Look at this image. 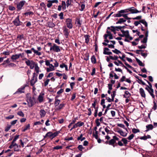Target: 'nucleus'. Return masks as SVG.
<instances>
[{
	"instance_id": "63",
	"label": "nucleus",
	"mask_w": 157,
	"mask_h": 157,
	"mask_svg": "<svg viewBox=\"0 0 157 157\" xmlns=\"http://www.w3.org/2000/svg\"><path fill=\"white\" fill-rule=\"evenodd\" d=\"M14 117V116L13 115H11L9 116L6 117V119H12Z\"/></svg>"
},
{
	"instance_id": "1",
	"label": "nucleus",
	"mask_w": 157,
	"mask_h": 157,
	"mask_svg": "<svg viewBox=\"0 0 157 157\" xmlns=\"http://www.w3.org/2000/svg\"><path fill=\"white\" fill-rule=\"evenodd\" d=\"M25 59L26 60L25 63L27 66L30 67V68L31 69H33L35 65H37V63H35L33 60H29L26 58H25Z\"/></svg>"
},
{
	"instance_id": "30",
	"label": "nucleus",
	"mask_w": 157,
	"mask_h": 157,
	"mask_svg": "<svg viewBox=\"0 0 157 157\" xmlns=\"http://www.w3.org/2000/svg\"><path fill=\"white\" fill-rule=\"evenodd\" d=\"M125 94L124 95V97L125 98H129L131 95L130 93L127 91H125Z\"/></svg>"
},
{
	"instance_id": "20",
	"label": "nucleus",
	"mask_w": 157,
	"mask_h": 157,
	"mask_svg": "<svg viewBox=\"0 0 157 157\" xmlns=\"http://www.w3.org/2000/svg\"><path fill=\"white\" fill-rule=\"evenodd\" d=\"M147 130L146 131H148L150 130H152L153 128V126L152 124H149L146 126Z\"/></svg>"
},
{
	"instance_id": "46",
	"label": "nucleus",
	"mask_w": 157,
	"mask_h": 157,
	"mask_svg": "<svg viewBox=\"0 0 157 157\" xmlns=\"http://www.w3.org/2000/svg\"><path fill=\"white\" fill-rule=\"evenodd\" d=\"M121 141L123 142L124 144L125 145L128 144V140L125 138H123L121 140Z\"/></svg>"
},
{
	"instance_id": "11",
	"label": "nucleus",
	"mask_w": 157,
	"mask_h": 157,
	"mask_svg": "<svg viewBox=\"0 0 157 157\" xmlns=\"http://www.w3.org/2000/svg\"><path fill=\"white\" fill-rule=\"evenodd\" d=\"M25 86H21L20 88H19L16 92L14 93V94L19 93L21 94L22 93H24V89L25 88Z\"/></svg>"
},
{
	"instance_id": "60",
	"label": "nucleus",
	"mask_w": 157,
	"mask_h": 157,
	"mask_svg": "<svg viewBox=\"0 0 157 157\" xmlns=\"http://www.w3.org/2000/svg\"><path fill=\"white\" fill-rule=\"evenodd\" d=\"M8 9L11 11H13L15 10V7L12 6H9L8 7Z\"/></svg>"
},
{
	"instance_id": "33",
	"label": "nucleus",
	"mask_w": 157,
	"mask_h": 157,
	"mask_svg": "<svg viewBox=\"0 0 157 157\" xmlns=\"http://www.w3.org/2000/svg\"><path fill=\"white\" fill-rule=\"evenodd\" d=\"M140 23H141L144 24L146 27L147 26V23L144 19H142L140 20Z\"/></svg>"
},
{
	"instance_id": "58",
	"label": "nucleus",
	"mask_w": 157,
	"mask_h": 157,
	"mask_svg": "<svg viewBox=\"0 0 157 157\" xmlns=\"http://www.w3.org/2000/svg\"><path fill=\"white\" fill-rule=\"evenodd\" d=\"M62 148V146H56L53 148L54 149L58 150Z\"/></svg>"
},
{
	"instance_id": "19",
	"label": "nucleus",
	"mask_w": 157,
	"mask_h": 157,
	"mask_svg": "<svg viewBox=\"0 0 157 157\" xmlns=\"http://www.w3.org/2000/svg\"><path fill=\"white\" fill-rule=\"evenodd\" d=\"M126 21V20L124 19V18H120L116 22V24H120L123 23Z\"/></svg>"
},
{
	"instance_id": "22",
	"label": "nucleus",
	"mask_w": 157,
	"mask_h": 157,
	"mask_svg": "<svg viewBox=\"0 0 157 157\" xmlns=\"http://www.w3.org/2000/svg\"><path fill=\"white\" fill-rule=\"evenodd\" d=\"M30 125L29 124H27L25 126L24 128H22V131L23 132H24L25 131L29 129H30Z\"/></svg>"
},
{
	"instance_id": "40",
	"label": "nucleus",
	"mask_w": 157,
	"mask_h": 157,
	"mask_svg": "<svg viewBox=\"0 0 157 157\" xmlns=\"http://www.w3.org/2000/svg\"><path fill=\"white\" fill-rule=\"evenodd\" d=\"M115 30L116 31H119V30H120L121 31V30H122V29L124 28L125 26H115Z\"/></svg>"
},
{
	"instance_id": "24",
	"label": "nucleus",
	"mask_w": 157,
	"mask_h": 157,
	"mask_svg": "<svg viewBox=\"0 0 157 157\" xmlns=\"http://www.w3.org/2000/svg\"><path fill=\"white\" fill-rule=\"evenodd\" d=\"M136 78L138 79L137 82L140 84H142L143 85H146V84L141 79L139 78L138 76H136Z\"/></svg>"
},
{
	"instance_id": "54",
	"label": "nucleus",
	"mask_w": 157,
	"mask_h": 157,
	"mask_svg": "<svg viewBox=\"0 0 157 157\" xmlns=\"http://www.w3.org/2000/svg\"><path fill=\"white\" fill-rule=\"evenodd\" d=\"M141 16H139L136 17L132 18V19L133 20H140L142 18Z\"/></svg>"
},
{
	"instance_id": "15",
	"label": "nucleus",
	"mask_w": 157,
	"mask_h": 157,
	"mask_svg": "<svg viewBox=\"0 0 157 157\" xmlns=\"http://www.w3.org/2000/svg\"><path fill=\"white\" fill-rule=\"evenodd\" d=\"M140 94L141 96L144 98H145L146 97V94L145 93V92L144 89L142 88H140V91H139Z\"/></svg>"
},
{
	"instance_id": "18",
	"label": "nucleus",
	"mask_w": 157,
	"mask_h": 157,
	"mask_svg": "<svg viewBox=\"0 0 157 157\" xmlns=\"http://www.w3.org/2000/svg\"><path fill=\"white\" fill-rule=\"evenodd\" d=\"M40 114L41 117H44L46 114V112L44 109H41L40 110Z\"/></svg>"
},
{
	"instance_id": "25",
	"label": "nucleus",
	"mask_w": 157,
	"mask_h": 157,
	"mask_svg": "<svg viewBox=\"0 0 157 157\" xmlns=\"http://www.w3.org/2000/svg\"><path fill=\"white\" fill-rule=\"evenodd\" d=\"M107 29L110 30L112 32H113L115 34L116 33L115 28V26H111L108 27L107 28Z\"/></svg>"
},
{
	"instance_id": "48",
	"label": "nucleus",
	"mask_w": 157,
	"mask_h": 157,
	"mask_svg": "<svg viewBox=\"0 0 157 157\" xmlns=\"http://www.w3.org/2000/svg\"><path fill=\"white\" fill-rule=\"evenodd\" d=\"M116 90H114L112 92V94H111V97L113 100L115 96L116 95Z\"/></svg>"
},
{
	"instance_id": "52",
	"label": "nucleus",
	"mask_w": 157,
	"mask_h": 157,
	"mask_svg": "<svg viewBox=\"0 0 157 157\" xmlns=\"http://www.w3.org/2000/svg\"><path fill=\"white\" fill-rule=\"evenodd\" d=\"M71 3V0H67L66 1L67 7L69 6Z\"/></svg>"
},
{
	"instance_id": "61",
	"label": "nucleus",
	"mask_w": 157,
	"mask_h": 157,
	"mask_svg": "<svg viewBox=\"0 0 157 157\" xmlns=\"http://www.w3.org/2000/svg\"><path fill=\"white\" fill-rule=\"evenodd\" d=\"M85 4H82L80 6L81 9H80V10L81 11H83L85 8Z\"/></svg>"
},
{
	"instance_id": "41",
	"label": "nucleus",
	"mask_w": 157,
	"mask_h": 157,
	"mask_svg": "<svg viewBox=\"0 0 157 157\" xmlns=\"http://www.w3.org/2000/svg\"><path fill=\"white\" fill-rule=\"evenodd\" d=\"M117 125L118 126H119V127L125 129L126 130V131L127 132H128L127 129L126 128H125V126H124V124H118Z\"/></svg>"
},
{
	"instance_id": "26",
	"label": "nucleus",
	"mask_w": 157,
	"mask_h": 157,
	"mask_svg": "<svg viewBox=\"0 0 157 157\" xmlns=\"http://www.w3.org/2000/svg\"><path fill=\"white\" fill-rule=\"evenodd\" d=\"M48 26L50 28H53L54 27L55 25L53 22L51 21H49L48 22Z\"/></svg>"
},
{
	"instance_id": "16",
	"label": "nucleus",
	"mask_w": 157,
	"mask_h": 157,
	"mask_svg": "<svg viewBox=\"0 0 157 157\" xmlns=\"http://www.w3.org/2000/svg\"><path fill=\"white\" fill-rule=\"evenodd\" d=\"M148 92L151 95V96L155 100V96L154 94V90L152 88L149 89V90H148Z\"/></svg>"
},
{
	"instance_id": "35",
	"label": "nucleus",
	"mask_w": 157,
	"mask_h": 157,
	"mask_svg": "<svg viewBox=\"0 0 157 157\" xmlns=\"http://www.w3.org/2000/svg\"><path fill=\"white\" fill-rule=\"evenodd\" d=\"M91 60L92 63L94 64L96 63V57L94 55H93L92 56L91 58Z\"/></svg>"
},
{
	"instance_id": "45",
	"label": "nucleus",
	"mask_w": 157,
	"mask_h": 157,
	"mask_svg": "<svg viewBox=\"0 0 157 157\" xmlns=\"http://www.w3.org/2000/svg\"><path fill=\"white\" fill-rule=\"evenodd\" d=\"M112 51L114 53L117 54L121 53V52L119 50H118L117 49H115L114 50H112Z\"/></svg>"
},
{
	"instance_id": "42",
	"label": "nucleus",
	"mask_w": 157,
	"mask_h": 157,
	"mask_svg": "<svg viewBox=\"0 0 157 157\" xmlns=\"http://www.w3.org/2000/svg\"><path fill=\"white\" fill-rule=\"evenodd\" d=\"M109 57L110 59L113 60H117L118 59V57L117 56H109Z\"/></svg>"
},
{
	"instance_id": "9",
	"label": "nucleus",
	"mask_w": 157,
	"mask_h": 157,
	"mask_svg": "<svg viewBox=\"0 0 157 157\" xmlns=\"http://www.w3.org/2000/svg\"><path fill=\"white\" fill-rule=\"evenodd\" d=\"M44 94L43 93L41 92L38 96L37 100L40 103L43 102Z\"/></svg>"
},
{
	"instance_id": "36",
	"label": "nucleus",
	"mask_w": 157,
	"mask_h": 157,
	"mask_svg": "<svg viewBox=\"0 0 157 157\" xmlns=\"http://www.w3.org/2000/svg\"><path fill=\"white\" fill-rule=\"evenodd\" d=\"M11 59L13 60V61L18 59V58L17 56V54L12 55L11 57Z\"/></svg>"
},
{
	"instance_id": "27",
	"label": "nucleus",
	"mask_w": 157,
	"mask_h": 157,
	"mask_svg": "<svg viewBox=\"0 0 157 157\" xmlns=\"http://www.w3.org/2000/svg\"><path fill=\"white\" fill-rule=\"evenodd\" d=\"M84 37L85 38V43L88 44L89 41V38L90 36L88 35H84Z\"/></svg>"
},
{
	"instance_id": "64",
	"label": "nucleus",
	"mask_w": 157,
	"mask_h": 157,
	"mask_svg": "<svg viewBox=\"0 0 157 157\" xmlns=\"http://www.w3.org/2000/svg\"><path fill=\"white\" fill-rule=\"evenodd\" d=\"M78 148V150L80 151H82V150L84 149V147H83L81 145H79Z\"/></svg>"
},
{
	"instance_id": "3",
	"label": "nucleus",
	"mask_w": 157,
	"mask_h": 157,
	"mask_svg": "<svg viewBox=\"0 0 157 157\" xmlns=\"http://www.w3.org/2000/svg\"><path fill=\"white\" fill-rule=\"evenodd\" d=\"M19 16H17V17L13 21V23L16 26L21 25L23 23L21 22L19 19Z\"/></svg>"
},
{
	"instance_id": "6",
	"label": "nucleus",
	"mask_w": 157,
	"mask_h": 157,
	"mask_svg": "<svg viewBox=\"0 0 157 157\" xmlns=\"http://www.w3.org/2000/svg\"><path fill=\"white\" fill-rule=\"evenodd\" d=\"M37 75H36L35 73H33V76L30 81V84L32 86H33L35 83L37 81Z\"/></svg>"
},
{
	"instance_id": "29",
	"label": "nucleus",
	"mask_w": 157,
	"mask_h": 157,
	"mask_svg": "<svg viewBox=\"0 0 157 157\" xmlns=\"http://www.w3.org/2000/svg\"><path fill=\"white\" fill-rule=\"evenodd\" d=\"M34 67L35 68V71H36V75H37V74H39L40 71V68L38 66V64L35 65Z\"/></svg>"
},
{
	"instance_id": "17",
	"label": "nucleus",
	"mask_w": 157,
	"mask_h": 157,
	"mask_svg": "<svg viewBox=\"0 0 157 157\" xmlns=\"http://www.w3.org/2000/svg\"><path fill=\"white\" fill-rule=\"evenodd\" d=\"M121 32L123 34L124 36L126 38L128 37L129 36V33L128 30L124 31V30H121Z\"/></svg>"
},
{
	"instance_id": "13",
	"label": "nucleus",
	"mask_w": 157,
	"mask_h": 157,
	"mask_svg": "<svg viewBox=\"0 0 157 157\" xmlns=\"http://www.w3.org/2000/svg\"><path fill=\"white\" fill-rule=\"evenodd\" d=\"M117 132L118 133H119L121 136L123 137L126 136L128 134L127 132H124L122 130L120 129H118Z\"/></svg>"
},
{
	"instance_id": "47",
	"label": "nucleus",
	"mask_w": 157,
	"mask_h": 157,
	"mask_svg": "<svg viewBox=\"0 0 157 157\" xmlns=\"http://www.w3.org/2000/svg\"><path fill=\"white\" fill-rule=\"evenodd\" d=\"M17 114L19 116L21 117H24V114L21 111L18 112L17 113Z\"/></svg>"
},
{
	"instance_id": "31",
	"label": "nucleus",
	"mask_w": 157,
	"mask_h": 157,
	"mask_svg": "<svg viewBox=\"0 0 157 157\" xmlns=\"http://www.w3.org/2000/svg\"><path fill=\"white\" fill-rule=\"evenodd\" d=\"M65 104L63 103L60 104L58 106L56 107L57 110H59L61 109L64 106Z\"/></svg>"
},
{
	"instance_id": "10",
	"label": "nucleus",
	"mask_w": 157,
	"mask_h": 157,
	"mask_svg": "<svg viewBox=\"0 0 157 157\" xmlns=\"http://www.w3.org/2000/svg\"><path fill=\"white\" fill-rule=\"evenodd\" d=\"M128 10L130 12H131L132 13H136L141 12V11H138L134 7H133L130 8L128 9Z\"/></svg>"
},
{
	"instance_id": "55",
	"label": "nucleus",
	"mask_w": 157,
	"mask_h": 157,
	"mask_svg": "<svg viewBox=\"0 0 157 157\" xmlns=\"http://www.w3.org/2000/svg\"><path fill=\"white\" fill-rule=\"evenodd\" d=\"M148 83V84L149 86H148V85H147L146 84L145 85H146V86L147 87H148L149 88V89H150V88H152V85L151 84V83L149 81H148L145 80Z\"/></svg>"
},
{
	"instance_id": "2",
	"label": "nucleus",
	"mask_w": 157,
	"mask_h": 157,
	"mask_svg": "<svg viewBox=\"0 0 157 157\" xmlns=\"http://www.w3.org/2000/svg\"><path fill=\"white\" fill-rule=\"evenodd\" d=\"M58 133L57 132L52 133V132H48L46 135L44 136V138H45L47 137H48L50 138H51L52 139L56 136L58 135Z\"/></svg>"
},
{
	"instance_id": "21",
	"label": "nucleus",
	"mask_w": 157,
	"mask_h": 157,
	"mask_svg": "<svg viewBox=\"0 0 157 157\" xmlns=\"http://www.w3.org/2000/svg\"><path fill=\"white\" fill-rule=\"evenodd\" d=\"M151 136L150 135H147V136H143L141 137L140 139L141 140H146L147 139L151 138Z\"/></svg>"
},
{
	"instance_id": "57",
	"label": "nucleus",
	"mask_w": 157,
	"mask_h": 157,
	"mask_svg": "<svg viewBox=\"0 0 157 157\" xmlns=\"http://www.w3.org/2000/svg\"><path fill=\"white\" fill-rule=\"evenodd\" d=\"M79 122H78L76 124L74 125L70 129V131L72 130L74 128H77L78 127V124Z\"/></svg>"
},
{
	"instance_id": "28",
	"label": "nucleus",
	"mask_w": 157,
	"mask_h": 157,
	"mask_svg": "<svg viewBox=\"0 0 157 157\" xmlns=\"http://www.w3.org/2000/svg\"><path fill=\"white\" fill-rule=\"evenodd\" d=\"M31 50H33L34 52V53L36 54V55L38 56H40L41 55V53L40 52H38V51H37L36 50H35L34 48H32L31 49Z\"/></svg>"
},
{
	"instance_id": "14",
	"label": "nucleus",
	"mask_w": 157,
	"mask_h": 157,
	"mask_svg": "<svg viewBox=\"0 0 157 157\" xmlns=\"http://www.w3.org/2000/svg\"><path fill=\"white\" fill-rule=\"evenodd\" d=\"M49 68H47L46 71L47 72H49L55 70L54 66L52 64H50Z\"/></svg>"
},
{
	"instance_id": "34",
	"label": "nucleus",
	"mask_w": 157,
	"mask_h": 157,
	"mask_svg": "<svg viewBox=\"0 0 157 157\" xmlns=\"http://www.w3.org/2000/svg\"><path fill=\"white\" fill-rule=\"evenodd\" d=\"M116 142V141L114 140V139H112L110 140L109 142V145H113V147H114L115 146L114 145V143Z\"/></svg>"
},
{
	"instance_id": "5",
	"label": "nucleus",
	"mask_w": 157,
	"mask_h": 157,
	"mask_svg": "<svg viewBox=\"0 0 157 157\" xmlns=\"http://www.w3.org/2000/svg\"><path fill=\"white\" fill-rule=\"evenodd\" d=\"M65 22L67 27L69 29H71L73 28L72 20L71 19L68 18L66 19Z\"/></svg>"
},
{
	"instance_id": "39",
	"label": "nucleus",
	"mask_w": 157,
	"mask_h": 157,
	"mask_svg": "<svg viewBox=\"0 0 157 157\" xmlns=\"http://www.w3.org/2000/svg\"><path fill=\"white\" fill-rule=\"evenodd\" d=\"M136 59L137 62L138 63L139 65L141 66H144L143 63L139 59L137 58H136Z\"/></svg>"
},
{
	"instance_id": "62",
	"label": "nucleus",
	"mask_w": 157,
	"mask_h": 157,
	"mask_svg": "<svg viewBox=\"0 0 157 157\" xmlns=\"http://www.w3.org/2000/svg\"><path fill=\"white\" fill-rule=\"evenodd\" d=\"M126 79V77L125 76H123L121 79H120V82H123L125 81Z\"/></svg>"
},
{
	"instance_id": "12",
	"label": "nucleus",
	"mask_w": 157,
	"mask_h": 157,
	"mask_svg": "<svg viewBox=\"0 0 157 157\" xmlns=\"http://www.w3.org/2000/svg\"><path fill=\"white\" fill-rule=\"evenodd\" d=\"M70 31L66 27L63 28V32L66 38H67Z\"/></svg>"
},
{
	"instance_id": "38",
	"label": "nucleus",
	"mask_w": 157,
	"mask_h": 157,
	"mask_svg": "<svg viewBox=\"0 0 157 157\" xmlns=\"http://www.w3.org/2000/svg\"><path fill=\"white\" fill-rule=\"evenodd\" d=\"M128 13L125 14H123V16L124 17V19H126V20H130L132 19L131 18L129 17H128Z\"/></svg>"
},
{
	"instance_id": "4",
	"label": "nucleus",
	"mask_w": 157,
	"mask_h": 157,
	"mask_svg": "<svg viewBox=\"0 0 157 157\" xmlns=\"http://www.w3.org/2000/svg\"><path fill=\"white\" fill-rule=\"evenodd\" d=\"M50 51H53L56 52H59L60 51L59 47L57 46L56 44H54L52 46H51L50 48Z\"/></svg>"
},
{
	"instance_id": "8",
	"label": "nucleus",
	"mask_w": 157,
	"mask_h": 157,
	"mask_svg": "<svg viewBox=\"0 0 157 157\" xmlns=\"http://www.w3.org/2000/svg\"><path fill=\"white\" fill-rule=\"evenodd\" d=\"M125 12L124 10H121L119 11L117 13L114 14L112 15L114 17H120L123 16V14Z\"/></svg>"
},
{
	"instance_id": "23",
	"label": "nucleus",
	"mask_w": 157,
	"mask_h": 157,
	"mask_svg": "<svg viewBox=\"0 0 157 157\" xmlns=\"http://www.w3.org/2000/svg\"><path fill=\"white\" fill-rule=\"evenodd\" d=\"M56 96L55 98V102L54 103V105L56 107H57L59 104L60 102V100L56 99Z\"/></svg>"
},
{
	"instance_id": "43",
	"label": "nucleus",
	"mask_w": 157,
	"mask_h": 157,
	"mask_svg": "<svg viewBox=\"0 0 157 157\" xmlns=\"http://www.w3.org/2000/svg\"><path fill=\"white\" fill-rule=\"evenodd\" d=\"M24 15H26V16H28V15H33V12H31V11H28V12H26L25 13H24Z\"/></svg>"
},
{
	"instance_id": "53",
	"label": "nucleus",
	"mask_w": 157,
	"mask_h": 157,
	"mask_svg": "<svg viewBox=\"0 0 157 157\" xmlns=\"http://www.w3.org/2000/svg\"><path fill=\"white\" fill-rule=\"evenodd\" d=\"M153 103H154V105H153L152 109H154V110H155L156 109L157 105H156V103L155 102V101L154 99V101H153Z\"/></svg>"
},
{
	"instance_id": "7",
	"label": "nucleus",
	"mask_w": 157,
	"mask_h": 157,
	"mask_svg": "<svg viewBox=\"0 0 157 157\" xmlns=\"http://www.w3.org/2000/svg\"><path fill=\"white\" fill-rule=\"evenodd\" d=\"M26 3V2L24 0L21 1L19 2L17 4V11H20L22 9V7Z\"/></svg>"
},
{
	"instance_id": "49",
	"label": "nucleus",
	"mask_w": 157,
	"mask_h": 157,
	"mask_svg": "<svg viewBox=\"0 0 157 157\" xmlns=\"http://www.w3.org/2000/svg\"><path fill=\"white\" fill-rule=\"evenodd\" d=\"M132 132L134 133H136L140 132V130L139 129H136L135 128H133L132 129Z\"/></svg>"
},
{
	"instance_id": "56",
	"label": "nucleus",
	"mask_w": 157,
	"mask_h": 157,
	"mask_svg": "<svg viewBox=\"0 0 157 157\" xmlns=\"http://www.w3.org/2000/svg\"><path fill=\"white\" fill-rule=\"evenodd\" d=\"M11 127V125H8L6 127L5 129V131L6 132H7L8 131L10 128Z\"/></svg>"
},
{
	"instance_id": "44",
	"label": "nucleus",
	"mask_w": 157,
	"mask_h": 157,
	"mask_svg": "<svg viewBox=\"0 0 157 157\" xmlns=\"http://www.w3.org/2000/svg\"><path fill=\"white\" fill-rule=\"evenodd\" d=\"M109 49L107 48H105L103 49V53L105 55H106V53H108L109 52H107V51H109Z\"/></svg>"
},
{
	"instance_id": "59",
	"label": "nucleus",
	"mask_w": 157,
	"mask_h": 157,
	"mask_svg": "<svg viewBox=\"0 0 157 157\" xmlns=\"http://www.w3.org/2000/svg\"><path fill=\"white\" fill-rule=\"evenodd\" d=\"M134 136V135L133 134H131L128 138V140H131L132 139Z\"/></svg>"
},
{
	"instance_id": "50",
	"label": "nucleus",
	"mask_w": 157,
	"mask_h": 157,
	"mask_svg": "<svg viewBox=\"0 0 157 157\" xmlns=\"http://www.w3.org/2000/svg\"><path fill=\"white\" fill-rule=\"evenodd\" d=\"M50 81V79H47L44 82V86H47Z\"/></svg>"
},
{
	"instance_id": "37",
	"label": "nucleus",
	"mask_w": 157,
	"mask_h": 157,
	"mask_svg": "<svg viewBox=\"0 0 157 157\" xmlns=\"http://www.w3.org/2000/svg\"><path fill=\"white\" fill-rule=\"evenodd\" d=\"M28 102L29 104V107L32 106L34 104L33 101L31 99H30L29 100V101H28Z\"/></svg>"
},
{
	"instance_id": "32",
	"label": "nucleus",
	"mask_w": 157,
	"mask_h": 157,
	"mask_svg": "<svg viewBox=\"0 0 157 157\" xmlns=\"http://www.w3.org/2000/svg\"><path fill=\"white\" fill-rule=\"evenodd\" d=\"M75 24H76V26L79 27H80L81 23L80 21V20L78 19H76L75 22Z\"/></svg>"
},
{
	"instance_id": "51",
	"label": "nucleus",
	"mask_w": 157,
	"mask_h": 157,
	"mask_svg": "<svg viewBox=\"0 0 157 157\" xmlns=\"http://www.w3.org/2000/svg\"><path fill=\"white\" fill-rule=\"evenodd\" d=\"M16 146V147H15L14 149V151H18L19 150V148L20 147V146H18L17 145Z\"/></svg>"
}]
</instances>
